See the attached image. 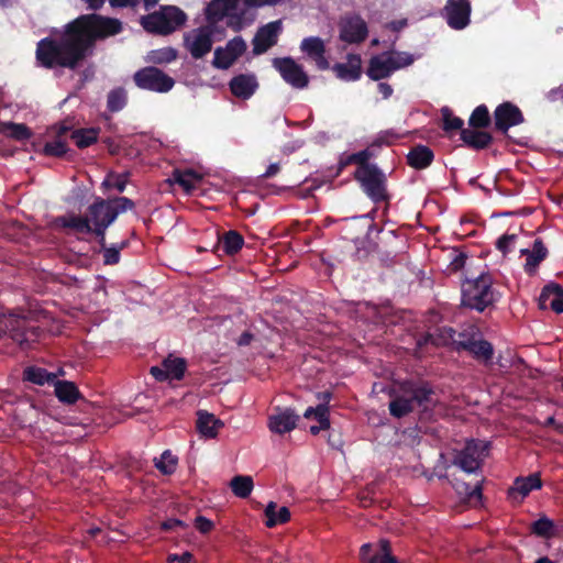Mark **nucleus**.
I'll return each instance as SVG.
<instances>
[{"label": "nucleus", "instance_id": "obj_51", "mask_svg": "<svg viewBox=\"0 0 563 563\" xmlns=\"http://www.w3.org/2000/svg\"><path fill=\"white\" fill-rule=\"evenodd\" d=\"M477 339V333L474 331L473 328H468L464 331L457 332L456 331V338L453 343V347L456 351H467V347L465 346L470 342H474Z\"/></svg>", "mask_w": 563, "mask_h": 563}, {"label": "nucleus", "instance_id": "obj_40", "mask_svg": "<svg viewBox=\"0 0 563 563\" xmlns=\"http://www.w3.org/2000/svg\"><path fill=\"white\" fill-rule=\"evenodd\" d=\"M128 102V95L124 88L118 87L109 91L107 96V108L110 112L121 111Z\"/></svg>", "mask_w": 563, "mask_h": 563}, {"label": "nucleus", "instance_id": "obj_20", "mask_svg": "<svg viewBox=\"0 0 563 563\" xmlns=\"http://www.w3.org/2000/svg\"><path fill=\"white\" fill-rule=\"evenodd\" d=\"M229 88L234 97L247 100L256 92L258 81L254 74H240L230 80Z\"/></svg>", "mask_w": 563, "mask_h": 563}, {"label": "nucleus", "instance_id": "obj_6", "mask_svg": "<svg viewBox=\"0 0 563 563\" xmlns=\"http://www.w3.org/2000/svg\"><path fill=\"white\" fill-rule=\"evenodd\" d=\"M363 169L362 173H354L353 177L360 184L364 194L374 203L388 201L387 177L384 172L377 165Z\"/></svg>", "mask_w": 563, "mask_h": 563}, {"label": "nucleus", "instance_id": "obj_3", "mask_svg": "<svg viewBox=\"0 0 563 563\" xmlns=\"http://www.w3.org/2000/svg\"><path fill=\"white\" fill-rule=\"evenodd\" d=\"M43 330L24 313L12 311L0 318V338L8 334L21 350H31L38 342Z\"/></svg>", "mask_w": 563, "mask_h": 563}, {"label": "nucleus", "instance_id": "obj_5", "mask_svg": "<svg viewBox=\"0 0 563 563\" xmlns=\"http://www.w3.org/2000/svg\"><path fill=\"white\" fill-rule=\"evenodd\" d=\"M413 56L407 52H384L372 56L366 75L375 81L388 78L394 71L413 63Z\"/></svg>", "mask_w": 563, "mask_h": 563}, {"label": "nucleus", "instance_id": "obj_31", "mask_svg": "<svg viewBox=\"0 0 563 563\" xmlns=\"http://www.w3.org/2000/svg\"><path fill=\"white\" fill-rule=\"evenodd\" d=\"M58 374L48 372L46 368L31 365L23 371V380L32 384L43 386L45 384L54 385Z\"/></svg>", "mask_w": 563, "mask_h": 563}, {"label": "nucleus", "instance_id": "obj_60", "mask_svg": "<svg viewBox=\"0 0 563 563\" xmlns=\"http://www.w3.org/2000/svg\"><path fill=\"white\" fill-rule=\"evenodd\" d=\"M466 260H467V256L465 253L460 252V253L455 254L454 257L450 262L451 271L457 272V271L462 269L465 265Z\"/></svg>", "mask_w": 563, "mask_h": 563}, {"label": "nucleus", "instance_id": "obj_47", "mask_svg": "<svg viewBox=\"0 0 563 563\" xmlns=\"http://www.w3.org/2000/svg\"><path fill=\"white\" fill-rule=\"evenodd\" d=\"M554 523L547 517H541L531 525V531L538 537L549 538L552 536Z\"/></svg>", "mask_w": 563, "mask_h": 563}, {"label": "nucleus", "instance_id": "obj_7", "mask_svg": "<svg viewBox=\"0 0 563 563\" xmlns=\"http://www.w3.org/2000/svg\"><path fill=\"white\" fill-rule=\"evenodd\" d=\"M110 201L97 197L87 209V218L90 222L92 234L98 238L100 245L104 244L107 229L117 220L115 212L110 207Z\"/></svg>", "mask_w": 563, "mask_h": 563}, {"label": "nucleus", "instance_id": "obj_12", "mask_svg": "<svg viewBox=\"0 0 563 563\" xmlns=\"http://www.w3.org/2000/svg\"><path fill=\"white\" fill-rule=\"evenodd\" d=\"M274 68L282 78L296 89H305L309 85V77L302 66L291 57H276L273 59Z\"/></svg>", "mask_w": 563, "mask_h": 563}, {"label": "nucleus", "instance_id": "obj_63", "mask_svg": "<svg viewBox=\"0 0 563 563\" xmlns=\"http://www.w3.org/2000/svg\"><path fill=\"white\" fill-rule=\"evenodd\" d=\"M435 334H432V333H424L423 335H421L418 340H417V346L418 347H422L427 344H432V345H435Z\"/></svg>", "mask_w": 563, "mask_h": 563}, {"label": "nucleus", "instance_id": "obj_35", "mask_svg": "<svg viewBox=\"0 0 563 563\" xmlns=\"http://www.w3.org/2000/svg\"><path fill=\"white\" fill-rule=\"evenodd\" d=\"M100 128H81L70 133V139L78 148H86L98 141Z\"/></svg>", "mask_w": 563, "mask_h": 563}, {"label": "nucleus", "instance_id": "obj_59", "mask_svg": "<svg viewBox=\"0 0 563 563\" xmlns=\"http://www.w3.org/2000/svg\"><path fill=\"white\" fill-rule=\"evenodd\" d=\"M352 164L356 165L354 153L341 155L338 163L336 176H339L345 167Z\"/></svg>", "mask_w": 563, "mask_h": 563}, {"label": "nucleus", "instance_id": "obj_46", "mask_svg": "<svg viewBox=\"0 0 563 563\" xmlns=\"http://www.w3.org/2000/svg\"><path fill=\"white\" fill-rule=\"evenodd\" d=\"M177 51L173 47L154 49L150 53V60L154 64H167L175 60Z\"/></svg>", "mask_w": 563, "mask_h": 563}, {"label": "nucleus", "instance_id": "obj_52", "mask_svg": "<svg viewBox=\"0 0 563 563\" xmlns=\"http://www.w3.org/2000/svg\"><path fill=\"white\" fill-rule=\"evenodd\" d=\"M107 201H110V207L112 211L115 212V218L120 213H123L128 210H132L135 207V203L132 199L128 197H114V198H108Z\"/></svg>", "mask_w": 563, "mask_h": 563}, {"label": "nucleus", "instance_id": "obj_24", "mask_svg": "<svg viewBox=\"0 0 563 563\" xmlns=\"http://www.w3.org/2000/svg\"><path fill=\"white\" fill-rule=\"evenodd\" d=\"M333 70L336 77L346 80L355 81L361 78L362 75V60L357 54H349L347 63H338L334 65Z\"/></svg>", "mask_w": 563, "mask_h": 563}, {"label": "nucleus", "instance_id": "obj_18", "mask_svg": "<svg viewBox=\"0 0 563 563\" xmlns=\"http://www.w3.org/2000/svg\"><path fill=\"white\" fill-rule=\"evenodd\" d=\"M187 369V362L183 357L168 356L162 362V367L153 366L151 368L152 376L158 382L180 380Z\"/></svg>", "mask_w": 563, "mask_h": 563}, {"label": "nucleus", "instance_id": "obj_61", "mask_svg": "<svg viewBox=\"0 0 563 563\" xmlns=\"http://www.w3.org/2000/svg\"><path fill=\"white\" fill-rule=\"evenodd\" d=\"M374 551L372 544L365 543L360 549V559L364 563H371L373 560Z\"/></svg>", "mask_w": 563, "mask_h": 563}, {"label": "nucleus", "instance_id": "obj_17", "mask_svg": "<svg viewBox=\"0 0 563 563\" xmlns=\"http://www.w3.org/2000/svg\"><path fill=\"white\" fill-rule=\"evenodd\" d=\"M282 31V21H273L260 27L252 41L254 55L266 53L272 46L276 45L278 34Z\"/></svg>", "mask_w": 563, "mask_h": 563}, {"label": "nucleus", "instance_id": "obj_30", "mask_svg": "<svg viewBox=\"0 0 563 563\" xmlns=\"http://www.w3.org/2000/svg\"><path fill=\"white\" fill-rule=\"evenodd\" d=\"M53 386L55 388V396L63 404L74 405L81 398V394L74 382L56 378Z\"/></svg>", "mask_w": 563, "mask_h": 563}, {"label": "nucleus", "instance_id": "obj_43", "mask_svg": "<svg viewBox=\"0 0 563 563\" xmlns=\"http://www.w3.org/2000/svg\"><path fill=\"white\" fill-rule=\"evenodd\" d=\"M178 459L166 450L162 453L159 460H155L156 468L164 475H170L176 471Z\"/></svg>", "mask_w": 563, "mask_h": 563}, {"label": "nucleus", "instance_id": "obj_58", "mask_svg": "<svg viewBox=\"0 0 563 563\" xmlns=\"http://www.w3.org/2000/svg\"><path fill=\"white\" fill-rule=\"evenodd\" d=\"M194 561V555L186 551L181 554H168L167 556V562L168 563H192Z\"/></svg>", "mask_w": 563, "mask_h": 563}, {"label": "nucleus", "instance_id": "obj_45", "mask_svg": "<svg viewBox=\"0 0 563 563\" xmlns=\"http://www.w3.org/2000/svg\"><path fill=\"white\" fill-rule=\"evenodd\" d=\"M407 133H400L394 129L380 131L371 146L393 145L396 141L404 139Z\"/></svg>", "mask_w": 563, "mask_h": 563}, {"label": "nucleus", "instance_id": "obj_44", "mask_svg": "<svg viewBox=\"0 0 563 563\" xmlns=\"http://www.w3.org/2000/svg\"><path fill=\"white\" fill-rule=\"evenodd\" d=\"M128 183H129V174L110 173L104 178L101 186L106 189L114 188L119 192H123L125 190Z\"/></svg>", "mask_w": 563, "mask_h": 563}, {"label": "nucleus", "instance_id": "obj_14", "mask_svg": "<svg viewBox=\"0 0 563 563\" xmlns=\"http://www.w3.org/2000/svg\"><path fill=\"white\" fill-rule=\"evenodd\" d=\"M471 0H446L442 16L452 30H464L471 23Z\"/></svg>", "mask_w": 563, "mask_h": 563}, {"label": "nucleus", "instance_id": "obj_10", "mask_svg": "<svg viewBox=\"0 0 563 563\" xmlns=\"http://www.w3.org/2000/svg\"><path fill=\"white\" fill-rule=\"evenodd\" d=\"M214 27L203 25L184 35V45L195 59L205 57L213 45Z\"/></svg>", "mask_w": 563, "mask_h": 563}, {"label": "nucleus", "instance_id": "obj_62", "mask_svg": "<svg viewBox=\"0 0 563 563\" xmlns=\"http://www.w3.org/2000/svg\"><path fill=\"white\" fill-rule=\"evenodd\" d=\"M547 99L550 102H555V101L562 100L563 99V84L560 85L559 87L552 88L550 91H548Z\"/></svg>", "mask_w": 563, "mask_h": 563}, {"label": "nucleus", "instance_id": "obj_16", "mask_svg": "<svg viewBox=\"0 0 563 563\" xmlns=\"http://www.w3.org/2000/svg\"><path fill=\"white\" fill-rule=\"evenodd\" d=\"M246 51V43L241 36L230 40L225 47H217L212 60L213 67L218 69H228Z\"/></svg>", "mask_w": 563, "mask_h": 563}, {"label": "nucleus", "instance_id": "obj_22", "mask_svg": "<svg viewBox=\"0 0 563 563\" xmlns=\"http://www.w3.org/2000/svg\"><path fill=\"white\" fill-rule=\"evenodd\" d=\"M542 487V479L539 473H532L526 477H517L514 485L508 489V496L511 499H516L520 496V500H523L532 490L540 489Z\"/></svg>", "mask_w": 563, "mask_h": 563}, {"label": "nucleus", "instance_id": "obj_25", "mask_svg": "<svg viewBox=\"0 0 563 563\" xmlns=\"http://www.w3.org/2000/svg\"><path fill=\"white\" fill-rule=\"evenodd\" d=\"M56 224L62 229L77 234H92L87 216L68 213L56 218Z\"/></svg>", "mask_w": 563, "mask_h": 563}, {"label": "nucleus", "instance_id": "obj_49", "mask_svg": "<svg viewBox=\"0 0 563 563\" xmlns=\"http://www.w3.org/2000/svg\"><path fill=\"white\" fill-rule=\"evenodd\" d=\"M126 245V242H122L119 246L112 245L107 246L104 243L103 245H100L103 253V264L104 265H115L120 262L121 255L120 251L124 249Z\"/></svg>", "mask_w": 563, "mask_h": 563}, {"label": "nucleus", "instance_id": "obj_64", "mask_svg": "<svg viewBox=\"0 0 563 563\" xmlns=\"http://www.w3.org/2000/svg\"><path fill=\"white\" fill-rule=\"evenodd\" d=\"M184 526H185V523L179 519H167L162 523V529L169 531V530L176 529L177 527H184Z\"/></svg>", "mask_w": 563, "mask_h": 563}, {"label": "nucleus", "instance_id": "obj_13", "mask_svg": "<svg viewBox=\"0 0 563 563\" xmlns=\"http://www.w3.org/2000/svg\"><path fill=\"white\" fill-rule=\"evenodd\" d=\"M339 37L347 44H360L368 35L365 20L358 14H346L339 22Z\"/></svg>", "mask_w": 563, "mask_h": 563}, {"label": "nucleus", "instance_id": "obj_55", "mask_svg": "<svg viewBox=\"0 0 563 563\" xmlns=\"http://www.w3.org/2000/svg\"><path fill=\"white\" fill-rule=\"evenodd\" d=\"M371 563H396L395 556L389 553V543L382 542V551L375 552Z\"/></svg>", "mask_w": 563, "mask_h": 563}, {"label": "nucleus", "instance_id": "obj_28", "mask_svg": "<svg viewBox=\"0 0 563 563\" xmlns=\"http://www.w3.org/2000/svg\"><path fill=\"white\" fill-rule=\"evenodd\" d=\"M196 428L198 432L208 439H213L218 434V430L223 427V422L217 419L214 415L199 410L197 413Z\"/></svg>", "mask_w": 563, "mask_h": 563}, {"label": "nucleus", "instance_id": "obj_34", "mask_svg": "<svg viewBox=\"0 0 563 563\" xmlns=\"http://www.w3.org/2000/svg\"><path fill=\"white\" fill-rule=\"evenodd\" d=\"M276 509L277 505L274 501H269L265 508V525L268 528H274L278 525L286 523L290 520V511L287 507L283 506L279 508V510Z\"/></svg>", "mask_w": 563, "mask_h": 563}, {"label": "nucleus", "instance_id": "obj_19", "mask_svg": "<svg viewBox=\"0 0 563 563\" xmlns=\"http://www.w3.org/2000/svg\"><path fill=\"white\" fill-rule=\"evenodd\" d=\"M300 417L292 408H276V412L268 417V429L276 434H285L292 431Z\"/></svg>", "mask_w": 563, "mask_h": 563}, {"label": "nucleus", "instance_id": "obj_50", "mask_svg": "<svg viewBox=\"0 0 563 563\" xmlns=\"http://www.w3.org/2000/svg\"><path fill=\"white\" fill-rule=\"evenodd\" d=\"M68 152V146L65 141L54 140L46 142L43 147V153L46 156L63 157Z\"/></svg>", "mask_w": 563, "mask_h": 563}, {"label": "nucleus", "instance_id": "obj_38", "mask_svg": "<svg viewBox=\"0 0 563 563\" xmlns=\"http://www.w3.org/2000/svg\"><path fill=\"white\" fill-rule=\"evenodd\" d=\"M492 118L486 104L477 106L470 115L468 125L472 129H486L490 125Z\"/></svg>", "mask_w": 563, "mask_h": 563}, {"label": "nucleus", "instance_id": "obj_32", "mask_svg": "<svg viewBox=\"0 0 563 563\" xmlns=\"http://www.w3.org/2000/svg\"><path fill=\"white\" fill-rule=\"evenodd\" d=\"M303 417L306 419L313 418L318 421V426L310 427V433L313 435L319 434V432L322 430H328L331 426L330 417L329 415H327V408L324 407V405L308 407L303 412Z\"/></svg>", "mask_w": 563, "mask_h": 563}, {"label": "nucleus", "instance_id": "obj_23", "mask_svg": "<svg viewBox=\"0 0 563 563\" xmlns=\"http://www.w3.org/2000/svg\"><path fill=\"white\" fill-rule=\"evenodd\" d=\"M548 253V249L539 238L533 241L532 250L522 249L520 254L527 256L525 272L530 276L534 275L541 262L547 258Z\"/></svg>", "mask_w": 563, "mask_h": 563}, {"label": "nucleus", "instance_id": "obj_36", "mask_svg": "<svg viewBox=\"0 0 563 563\" xmlns=\"http://www.w3.org/2000/svg\"><path fill=\"white\" fill-rule=\"evenodd\" d=\"M465 346L467 347V352L471 353L476 360L489 362L494 356L493 344L484 339L477 338L474 342H470Z\"/></svg>", "mask_w": 563, "mask_h": 563}, {"label": "nucleus", "instance_id": "obj_27", "mask_svg": "<svg viewBox=\"0 0 563 563\" xmlns=\"http://www.w3.org/2000/svg\"><path fill=\"white\" fill-rule=\"evenodd\" d=\"M433 159V151L421 144L411 147L407 155V164L417 170L426 169L432 164Z\"/></svg>", "mask_w": 563, "mask_h": 563}, {"label": "nucleus", "instance_id": "obj_33", "mask_svg": "<svg viewBox=\"0 0 563 563\" xmlns=\"http://www.w3.org/2000/svg\"><path fill=\"white\" fill-rule=\"evenodd\" d=\"M453 487L455 492L463 498V501L470 506L476 507L481 504L483 493L482 485L479 483L472 487L465 482H456Z\"/></svg>", "mask_w": 563, "mask_h": 563}, {"label": "nucleus", "instance_id": "obj_15", "mask_svg": "<svg viewBox=\"0 0 563 563\" xmlns=\"http://www.w3.org/2000/svg\"><path fill=\"white\" fill-rule=\"evenodd\" d=\"M522 111L512 102L505 101L494 111V128L496 131L507 134L510 128L523 123Z\"/></svg>", "mask_w": 563, "mask_h": 563}, {"label": "nucleus", "instance_id": "obj_56", "mask_svg": "<svg viewBox=\"0 0 563 563\" xmlns=\"http://www.w3.org/2000/svg\"><path fill=\"white\" fill-rule=\"evenodd\" d=\"M517 234H504L496 241V249L506 255L510 252V245L516 241Z\"/></svg>", "mask_w": 563, "mask_h": 563}, {"label": "nucleus", "instance_id": "obj_41", "mask_svg": "<svg viewBox=\"0 0 563 563\" xmlns=\"http://www.w3.org/2000/svg\"><path fill=\"white\" fill-rule=\"evenodd\" d=\"M4 135L16 141H26L32 136V131L23 123L8 122L2 126Z\"/></svg>", "mask_w": 563, "mask_h": 563}, {"label": "nucleus", "instance_id": "obj_9", "mask_svg": "<svg viewBox=\"0 0 563 563\" xmlns=\"http://www.w3.org/2000/svg\"><path fill=\"white\" fill-rule=\"evenodd\" d=\"M239 2L240 0H211L205 10L208 24L214 27L217 23L228 16V25L234 30H240L241 14L231 13V11L236 9Z\"/></svg>", "mask_w": 563, "mask_h": 563}, {"label": "nucleus", "instance_id": "obj_42", "mask_svg": "<svg viewBox=\"0 0 563 563\" xmlns=\"http://www.w3.org/2000/svg\"><path fill=\"white\" fill-rule=\"evenodd\" d=\"M300 49L310 58L325 54L324 42L318 36H309L301 41Z\"/></svg>", "mask_w": 563, "mask_h": 563}, {"label": "nucleus", "instance_id": "obj_11", "mask_svg": "<svg viewBox=\"0 0 563 563\" xmlns=\"http://www.w3.org/2000/svg\"><path fill=\"white\" fill-rule=\"evenodd\" d=\"M485 450L486 445H483L482 442L474 439L468 440L462 450L455 452L452 465L457 466L465 473H475L481 468V456Z\"/></svg>", "mask_w": 563, "mask_h": 563}, {"label": "nucleus", "instance_id": "obj_37", "mask_svg": "<svg viewBox=\"0 0 563 563\" xmlns=\"http://www.w3.org/2000/svg\"><path fill=\"white\" fill-rule=\"evenodd\" d=\"M233 494L240 498H247L254 487L253 478L249 475H236L230 482Z\"/></svg>", "mask_w": 563, "mask_h": 563}, {"label": "nucleus", "instance_id": "obj_39", "mask_svg": "<svg viewBox=\"0 0 563 563\" xmlns=\"http://www.w3.org/2000/svg\"><path fill=\"white\" fill-rule=\"evenodd\" d=\"M201 177L191 169H187L185 172L174 170L173 180L184 188L186 192H190L195 189L196 183L199 181Z\"/></svg>", "mask_w": 563, "mask_h": 563}, {"label": "nucleus", "instance_id": "obj_8", "mask_svg": "<svg viewBox=\"0 0 563 563\" xmlns=\"http://www.w3.org/2000/svg\"><path fill=\"white\" fill-rule=\"evenodd\" d=\"M135 86L142 90L166 93L175 86L173 77L155 66H146L133 75Z\"/></svg>", "mask_w": 563, "mask_h": 563}, {"label": "nucleus", "instance_id": "obj_26", "mask_svg": "<svg viewBox=\"0 0 563 563\" xmlns=\"http://www.w3.org/2000/svg\"><path fill=\"white\" fill-rule=\"evenodd\" d=\"M482 129H466L461 131V140L473 150L479 151L490 146L494 141L489 132L481 131Z\"/></svg>", "mask_w": 563, "mask_h": 563}, {"label": "nucleus", "instance_id": "obj_54", "mask_svg": "<svg viewBox=\"0 0 563 563\" xmlns=\"http://www.w3.org/2000/svg\"><path fill=\"white\" fill-rule=\"evenodd\" d=\"M356 159V169L354 173H362L363 168H372L376 166V164L369 163V159L374 157V153L369 150V147L354 153Z\"/></svg>", "mask_w": 563, "mask_h": 563}, {"label": "nucleus", "instance_id": "obj_21", "mask_svg": "<svg viewBox=\"0 0 563 563\" xmlns=\"http://www.w3.org/2000/svg\"><path fill=\"white\" fill-rule=\"evenodd\" d=\"M541 309L550 308L555 313L563 312V287L556 283L545 285L539 297Z\"/></svg>", "mask_w": 563, "mask_h": 563}, {"label": "nucleus", "instance_id": "obj_29", "mask_svg": "<svg viewBox=\"0 0 563 563\" xmlns=\"http://www.w3.org/2000/svg\"><path fill=\"white\" fill-rule=\"evenodd\" d=\"M244 245V238L241 233L235 230H230L223 233V235L218 238L217 245L214 251H218L220 247L227 255H235L238 254Z\"/></svg>", "mask_w": 563, "mask_h": 563}, {"label": "nucleus", "instance_id": "obj_57", "mask_svg": "<svg viewBox=\"0 0 563 563\" xmlns=\"http://www.w3.org/2000/svg\"><path fill=\"white\" fill-rule=\"evenodd\" d=\"M213 527L214 523L203 516H198L195 519V528L202 534L209 533L213 529Z\"/></svg>", "mask_w": 563, "mask_h": 563}, {"label": "nucleus", "instance_id": "obj_53", "mask_svg": "<svg viewBox=\"0 0 563 563\" xmlns=\"http://www.w3.org/2000/svg\"><path fill=\"white\" fill-rule=\"evenodd\" d=\"M435 346L441 345H452L456 338V330L451 327H442L438 329V333L435 334Z\"/></svg>", "mask_w": 563, "mask_h": 563}, {"label": "nucleus", "instance_id": "obj_48", "mask_svg": "<svg viewBox=\"0 0 563 563\" xmlns=\"http://www.w3.org/2000/svg\"><path fill=\"white\" fill-rule=\"evenodd\" d=\"M442 119H443V130L449 133L452 131H462L465 130L463 128L464 122L461 118L452 114L451 110L448 108L442 109Z\"/></svg>", "mask_w": 563, "mask_h": 563}, {"label": "nucleus", "instance_id": "obj_4", "mask_svg": "<svg viewBox=\"0 0 563 563\" xmlns=\"http://www.w3.org/2000/svg\"><path fill=\"white\" fill-rule=\"evenodd\" d=\"M187 14L176 5H161L158 10L141 18L143 29L152 34L168 35L183 26Z\"/></svg>", "mask_w": 563, "mask_h": 563}, {"label": "nucleus", "instance_id": "obj_2", "mask_svg": "<svg viewBox=\"0 0 563 563\" xmlns=\"http://www.w3.org/2000/svg\"><path fill=\"white\" fill-rule=\"evenodd\" d=\"M493 284V276L488 272H482L476 277L466 278L461 286L462 306L478 312L494 306L498 297Z\"/></svg>", "mask_w": 563, "mask_h": 563}, {"label": "nucleus", "instance_id": "obj_1", "mask_svg": "<svg viewBox=\"0 0 563 563\" xmlns=\"http://www.w3.org/2000/svg\"><path fill=\"white\" fill-rule=\"evenodd\" d=\"M439 400L433 385L423 378H409L398 384V393L389 402V412L395 418H404L418 410L428 417Z\"/></svg>", "mask_w": 563, "mask_h": 563}]
</instances>
